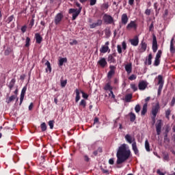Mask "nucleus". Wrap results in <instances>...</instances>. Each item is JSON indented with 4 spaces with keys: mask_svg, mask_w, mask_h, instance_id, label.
<instances>
[{
    "mask_svg": "<svg viewBox=\"0 0 175 175\" xmlns=\"http://www.w3.org/2000/svg\"><path fill=\"white\" fill-rule=\"evenodd\" d=\"M131 150H129V148L126 147V144H122L119 147L116 153V164L121 165V163H124V162H126V161H128V159H129V158L131 157Z\"/></svg>",
    "mask_w": 175,
    "mask_h": 175,
    "instance_id": "obj_1",
    "label": "nucleus"
},
{
    "mask_svg": "<svg viewBox=\"0 0 175 175\" xmlns=\"http://www.w3.org/2000/svg\"><path fill=\"white\" fill-rule=\"evenodd\" d=\"M160 109H161V107L159 106V103H156V105H154L152 108V120L154 122H155V118L157 117V114H158V111H159Z\"/></svg>",
    "mask_w": 175,
    "mask_h": 175,
    "instance_id": "obj_2",
    "label": "nucleus"
},
{
    "mask_svg": "<svg viewBox=\"0 0 175 175\" xmlns=\"http://www.w3.org/2000/svg\"><path fill=\"white\" fill-rule=\"evenodd\" d=\"M69 14H72V20L75 21L79 16V14L81 13V8L79 10L70 8L68 11Z\"/></svg>",
    "mask_w": 175,
    "mask_h": 175,
    "instance_id": "obj_3",
    "label": "nucleus"
},
{
    "mask_svg": "<svg viewBox=\"0 0 175 175\" xmlns=\"http://www.w3.org/2000/svg\"><path fill=\"white\" fill-rule=\"evenodd\" d=\"M89 23H90V28L93 29V28H96V27H100V25H102V20L98 19L96 23H92V19L90 18L89 19Z\"/></svg>",
    "mask_w": 175,
    "mask_h": 175,
    "instance_id": "obj_4",
    "label": "nucleus"
},
{
    "mask_svg": "<svg viewBox=\"0 0 175 175\" xmlns=\"http://www.w3.org/2000/svg\"><path fill=\"white\" fill-rule=\"evenodd\" d=\"M158 84L159 85V89H158V95L162 92V88H163V77L162 75H159L158 76Z\"/></svg>",
    "mask_w": 175,
    "mask_h": 175,
    "instance_id": "obj_5",
    "label": "nucleus"
},
{
    "mask_svg": "<svg viewBox=\"0 0 175 175\" xmlns=\"http://www.w3.org/2000/svg\"><path fill=\"white\" fill-rule=\"evenodd\" d=\"M152 51L153 53H157L158 50V42H157V36L155 35H153L152 37Z\"/></svg>",
    "mask_w": 175,
    "mask_h": 175,
    "instance_id": "obj_6",
    "label": "nucleus"
},
{
    "mask_svg": "<svg viewBox=\"0 0 175 175\" xmlns=\"http://www.w3.org/2000/svg\"><path fill=\"white\" fill-rule=\"evenodd\" d=\"M147 85H148V83L146 81H141L138 84V88L140 91H144L146 88H147Z\"/></svg>",
    "mask_w": 175,
    "mask_h": 175,
    "instance_id": "obj_7",
    "label": "nucleus"
},
{
    "mask_svg": "<svg viewBox=\"0 0 175 175\" xmlns=\"http://www.w3.org/2000/svg\"><path fill=\"white\" fill-rule=\"evenodd\" d=\"M62 18H64V14L62 13H58L55 16V24L56 25H58L61 21H62Z\"/></svg>",
    "mask_w": 175,
    "mask_h": 175,
    "instance_id": "obj_8",
    "label": "nucleus"
},
{
    "mask_svg": "<svg viewBox=\"0 0 175 175\" xmlns=\"http://www.w3.org/2000/svg\"><path fill=\"white\" fill-rule=\"evenodd\" d=\"M161 129H162V120H159L157 121V124H156V131L158 135H161Z\"/></svg>",
    "mask_w": 175,
    "mask_h": 175,
    "instance_id": "obj_9",
    "label": "nucleus"
},
{
    "mask_svg": "<svg viewBox=\"0 0 175 175\" xmlns=\"http://www.w3.org/2000/svg\"><path fill=\"white\" fill-rule=\"evenodd\" d=\"M146 50H147V43H146V42H144V40H142L139 45V53H144V51H146Z\"/></svg>",
    "mask_w": 175,
    "mask_h": 175,
    "instance_id": "obj_10",
    "label": "nucleus"
},
{
    "mask_svg": "<svg viewBox=\"0 0 175 175\" xmlns=\"http://www.w3.org/2000/svg\"><path fill=\"white\" fill-rule=\"evenodd\" d=\"M124 139L126 140L127 143H129V144H132V143H136V141H135V137H132L129 134H126L124 137Z\"/></svg>",
    "mask_w": 175,
    "mask_h": 175,
    "instance_id": "obj_11",
    "label": "nucleus"
},
{
    "mask_svg": "<svg viewBox=\"0 0 175 175\" xmlns=\"http://www.w3.org/2000/svg\"><path fill=\"white\" fill-rule=\"evenodd\" d=\"M131 44H132V46H138L139 45V36H135L134 38L133 39H131L129 40Z\"/></svg>",
    "mask_w": 175,
    "mask_h": 175,
    "instance_id": "obj_12",
    "label": "nucleus"
},
{
    "mask_svg": "<svg viewBox=\"0 0 175 175\" xmlns=\"http://www.w3.org/2000/svg\"><path fill=\"white\" fill-rule=\"evenodd\" d=\"M104 20L105 23H107V24H112V23H113L114 21V19L113 18V17L107 14H105Z\"/></svg>",
    "mask_w": 175,
    "mask_h": 175,
    "instance_id": "obj_13",
    "label": "nucleus"
},
{
    "mask_svg": "<svg viewBox=\"0 0 175 175\" xmlns=\"http://www.w3.org/2000/svg\"><path fill=\"white\" fill-rule=\"evenodd\" d=\"M25 92H27V86H25L21 91V98H20V106H21V104L23 103V100H24V96H25Z\"/></svg>",
    "mask_w": 175,
    "mask_h": 175,
    "instance_id": "obj_14",
    "label": "nucleus"
},
{
    "mask_svg": "<svg viewBox=\"0 0 175 175\" xmlns=\"http://www.w3.org/2000/svg\"><path fill=\"white\" fill-rule=\"evenodd\" d=\"M132 28L133 29H137V25L136 24V23L133 21H131L130 22V23H129L126 26V29H132Z\"/></svg>",
    "mask_w": 175,
    "mask_h": 175,
    "instance_id": "obj_15",
    "label": "nucleus"
},
{
    "mask_svg": "<svg viewBox=\"0 0 175 175\" xmlns=\"http://www.w3.org/2000/svg\"><path fill=\"white\" fill-rule=\"evenodd\" d=\"M128 15L126 14H123L121 18L122 24L126 25V24H128Z\"/></svg>",
    "mask_w": 175,
    "mask_h": 175,
    "instance_id": "obj_16",
    "label": "nucleus"
},
{
    "mask_svg": "<svg viewBox=\"0 0 175 175\" xmlns=\"http://www.w3.org/2000/svg\"><path fill=\"white\" fill-rule=\"evenodd\" d=\"M109 68H110V70L109 71L107 76L109 79H111V76H113V75H114L115 73L114 70L116 69V66H110Z\"/></svg>",
    "mask_w": 175,
    "mask_h": 175,
    "instance_id": "obj_17",
    "label": "nucleus"
},
{
    "mask_svg": "<svg viewBox=\"0 0 175 175\" xmlns=\"http://www.w3.org/2000/svg\"><path fill=\"white\" fill-rule=\"evenodd\" d=\"M35 37H36V43H38V44H40V43H42V41L43 40V38L40 36V34L39 33H36L35 34Z\"/></svg>",
    "mask_w": 175,
    "mask_h": 175,
    "instance_id": "obj_18",
    "label": "nucleus"
},
{
    "mask_svg": "<svg viewBox=\"0 0 175 175\" xmlns=\"http://www.w3.org/2000/svg\"><path fill=\"white\" fill-rule=\"evenodd\" d=\"M114 57H116V55H109L108 56V62H109V64H116V59H114Z\"/></svg>",
    "mask_w": 175,
    "mask_h": 175,
    "instance_id": "obj_19",
    "label": "nucleus"
},
{
    "mask_svg": "<svg viewBox=\"0 0 175 175\" xmlns=\"http://www.w3.org/2000/svg\"><path fill=\"white\" fill-rule=\"evenodd\" d=\"M98 64H100V66H102L103 68H105L106 65L107 64V62H106V59L101 58L98 62Z\"/></svg>",
    "mask_w": 175,
    "mask_h": 175,
    "instance_id": "obj_20",
    "label": "nucleus"
},
{
    "mask_svg": "<svg viewBox=\"0 0 175 175\" xmlns=\"http://www.w3.org/2000/svg\"><path fill=\"white\" fill-rule=\"evenodd\" d=\"M132 148L135 155H139V149H137V145L136 144V142L132 144Z\"/></svg>",
    "mask_w": 175,
    "mask_h": 175,
    "instance_id": "obj_21",
    "label": "nucleus"
},
{
    "mask_svg": "<svg viewBox=\"0 0 175 175\" xmlns=\"http://www.w3.org/2000/svg\"><path fill=\"white\" fill-rule=\"evenodd\" d=\"M152 53H150L148 55V59H146V61L145 62V64L147 65H151V64H152Z\"/></svg>",
    "mask_w": 175,
    "mask_h": 175,
    "instance_id": "obj_22",
    "label": "nucleus"
},
{
    "mask_svg": "<svg viewBox=\"0 0 175 175\" xmlns=\"http://www.w3.org/2000/svg\"><path fill=\"white\" fill-rule=\"evenodd\" d=\"M125 70L127 72V73L129 75L130 73H132V64H126L125 66Z\"/></svg>",
    "mask_w": 175,
    "mask_h": 175,
    "instance_id": "obj_23",
    "label": "nucleus"
},
{
    "mask_svg": "<svg viewBox=\"0 0 175 175\" xmlns=\"http://www.w3.org/2000/svg\"><path fill=\"white\" fill-rule=\"evenodd\" d=\"M148 104L147 103H146L143 105L142 111L141 112L142 116H146V113H147V107H148Z\"/></svg>",
    "mask_w": 175,
    "mask_h": 175,
    "instance_id": "obj_24",
    "label": "nucleus"
},
{
    "mask_svg": "<svg viewBox=\"0 0 175 175\" xmlns=\"http://www.w3.org/2000/svg\"><path fill=\"white\" fill-rule=\"evenodd\" d=\"M45 65L47 66L46 68V72H49V73H51V64H50V62L46 61Z\"/></svg>",
    "mask_w": 175,
    "mask_h": 175,
    "instance_id": "obj_25",
    "label": "nucleus"
},
{
    "mask_svg": "<svg viewBox=\"0 0 175 175\" xmlns=\"http://www.w3.org/2000/svg\"><path fill=\"white\" fill-rule=\"evenodd\" d=\"M108 50H109V46H103L100 49V52L103 53V54H105V53H107Z\"/></svg>",
    "mask_w": 175,
    "mask_h": 175,
    "instance_id": "obj_26",
    "label": "nucleus"
},
{
    "mask_svg": "<svg viewBox=\"0 0 175 175\" xmlns=\"http://www.w3.org/2000/svg\"><path fill=\"white\" fill-rule=\"evenodd\" d=\"M68 83V80H64V78L62 77L61 80H60V84H61V87L62 88H65L66 86V84Z\"/></svg>",
    "mask_w": 175,
    "mask_h": 175,
    "instance_id": "obj_27",
    "label": "nucleus"
},
{
    "mask_svg": "<svg viewBox=\"0 0 175 175\" xmlns=\"http://www.w3.org/2000/svg\"><path fill=\"white\" fill-rule=\"evenodd\" d=\"M145 148L148 152H150L151 151V150L150 149V143L148 142V139L145 141Z\"/></svg>",
    "mask_w": 175,
    "mask_h": 175,
    "instance_id": "obj_28",
    "label": "nucleus"
},
{
    "mask_svg": "<svg viewBox=\"0 0 175 175\" xmlns=\"http://www.w3.org/2000/svg\"><path fill=\"white\" fill-rule=\"evenodd\" d=\"M76 98H75V102H79L80 100V92L79 91V89H76Z\"/></svg>",
    "mask_w": 175,
    "mask_h": 175,
    "instance_id": "obj_29",
    "label": "nucleus"
},
{
    "mask_svg": "<svg viewBox=\"0 0 175 175\" xmlns=\"http://www.w3.org/2000/svg\"><path fill=\"white\" fill-rule=\"evenodd\" d=\"M16 83V79H13L11 80V81L10 82V84L8 85L10 91H12V88H13L14 87V84Z\"/></svg>",
    "mask_w": 175,
    "mask_h": 175,
    "instance_id": "obj_30",
    "label": "nucleus"
},
{
    "mask_svg": "<svg viewBox=\"0 0 175 175\" xmlns=\"http://www.w3.org/2000/svg\"><path fill=\"white\" fill-rule=\"evenodd\" d=\"M104 90H105V91H111V90H113V87H111L110 83H107L105 85Z\"/></svg>",
    "mask_w": 175,
    "mask_h": 175,
    "instance_id": "obj_31",
    "label": "nucleus"
},
{
    "mask_svg": "<svg viewBox=\"0 0 175 175\" xmlns=\"http://www.w3.org/2000/svg\"><path fill=\"white\" fill-rule=\"evenodd\" d=\"M40 128H41L42 132H46V131H47V125L46 124L45 122H42L41 124Z\"/></svg>",
    "mask_w": 175,
    "mask_h": 175,
    "instance_id": "obj_32",
    "label": "nucleus"
},
{
    "mask_svg": "<svg viewBox=\"0 0 175 175\" xmlns=\"http://www.w3.org/2000/svg\"><path fill=\"white\" fill-rule=\"evenodd\" d=\"M131 99H132V94H129L125 96L124 100L126 102L129 103L131 102Z\"/></svg>",
    "mask_w": 175,
    "mask_h": 175,
    "instance_id": "obj_33",
    "label": "nucleus"
},
{
    "mask_svg": "<svg viewBox=\"0 0 175 175\" xmlns=\"http://www.w3.org/2000/svg\"><path fill=\"white\" fill-rule=\"evenodd\" d=\"M129 116H130V121L131 122H134L135 120H136V115H135V113L131 112L129 113Z\"/></svg>",
    "mask_w": 175,
    "mask_h": 175,
    "instance_id": "obj_34",
    "label": "nucleus"
},
{
    "mask_svg": "<svg viewBox=\"0 0 175 175\" xmlns=\"http://www.w3.org/2000/svg\"><path fill=\"white\" fill-rule=\"evenodd\" d=\"M173 40H174V38H172L171 42H170V51H171V53H174V51H175L174 45L173 44Z\"/></svg>",
    "mask_w": 175,
    "mask_h": 175,
    "instance_id": "obj_35",
    "label": "nucleus"
},
{
    "mask_svg": "<svg viewBox=\"0 0 175 175\" xmlns=\"http://www.w3.org/2000/svg\"><path fill=\"white\" fill-rule=\"evenodd\" d=\"M16 98H17V96L12 95L11 96H10V98H8V100L6 102H7V103H10L11 102H13V100H14V99H16Z\"/></svg>",
    "mask_w": 175,
    "mask_h": 175,
    "instance_id": "obj_36",
    "label": "nucleus"
},
{
    "mask_svg": "<svg viewBox=\"0 0 175 175\" xmlns=\"http://www.w3.org/2000/svg\"><path fill=\"white\" fill-rule=\"evenodd\" d=\"M68 62V59L66 58H61L59 60V66H62V65H64V62Z\"/></svg>",
    "mask_w": 175,
    "mask_h": 175,
    "instance_id": "obj_37",
    "label": "nucleus"
},
{
    "mask_svg": "<svg viewBox=\"0 0 175 175\" xmlns=\"http://www.w3.org/2000/svg\"><path fill=\"white\" fill-rule=\"evenodd\" d=\"M172 113V111L170 109H167V111H165V118L170 120V114Z\"/></svg>",
    "mask_w": 175,
    "mask_h": 175,
    "instance_id": "obj_38",
    "label": "nucleus"
},
{
    "mask_svg": "<svg viewBox=\"0 0 175 175\" xmlns=\"http://www.w3.org/2000/svg\"><path fill=\"white\" fill-rule=\"evenodd\" d=\"M161 55H162V51L161 50H159L157 53V55H156L155 58L157 59H160Z\"/></svg>",
    "mask_w": 175,
    "mask_h": 175,
    "instance_id": "obj_39",
    "label": "nucleus"
},
{
    "mask_svg": "<svg viewBox=\"0 0 175 175\" xmlns=\"http://www.w3.org/2000/svg\"><path fill=\"white\" fill-rule=\"evenodd\" d=\"M159 64H161V59L155 58L154 62V66H159Z\"/></svg>",
    "mask_w": 175,
    "mask_h": 175,
    "instance_id": "obj_40",
    "label": "nucleus"
},
{
    "mask_svg": "<svg viewBox=\"0 0 175 175\" xmlns=\"http://www.w3.org/2000/svg\"><path fill=\"white\" fill-rule=\"evenodd\" d=\"M13 18H14V15H12L10 16H9L6 21V23H8V24L10 23H12V21H13Z\"/></svg>",
    "mask_w": 175,
    "mask_h": 175,
    "instance_id": "obj_41",
    "label": "nucleus"
},
{
    "mask_svg": "<svg viewBox=\"0 0 175 175\" xmlns=\"http://www.w3.org/2000/svg\"><path fill=\"white\" fill-rule=\"evenodd\" d=\"M31 42V38L29 37H27L26 38V44H25V47H29V42Z\"/></svg>",
    "mask_w": 175,
    "mask_h": 175,
    "instance_id": "obj_42",
    "label": "nucleus"
},
{
    "mask_svg": "<svg viewBox=\"0 0 175 175\" xmlns=\"http://www.w3.org/2000/svg\"><path fill=\"white\" fill-rule=\"evenodd\" d=\"M87 103L85 102V100H81L79 103V106H82L83 107H85Z\"/></svg>",
    "mask_w": 175,
    "mask_h": 175,
    "instance_id": "obj_43",
    "label": "nucleus"
},
{
    "mask_svg": "<svg viewBox=\"0 0 175 175\" xmlns=\"http://www.w3.org/2000/svg\"><path fill=\"white\" fill-rule=\"evenodd\" d=\"M49 125L50 126V129H53V128H54V120H50L49 122Z\"/></svg>",
    "mask_w": 175,
    "mask_h": 175,
    "instance_id": "obj_44",
    "label": "nucleus"
},
{
    "mask_svg": "<svg viewBox=\"0 0 175 175\" xmlns=\"http://www.w3.org/2000/svg\"><path fill=\"white\" fill-rule=\"evenodd\" d=\"M136 113H139L140 111V105H137L135 107Z\"/></svg>",
    "mask_w": 175,
    "mask_h": 175,
    "instance_id": "obj_45",
    "label": "nucleus"
},
{
    "mask_svg": "<svg viewBox=\"0 0 175 175\" xmlns=\"http://www.w3.org/2000/svg\"><path fill=\"white\" fill-rule=\"evenodd\" d=\"M75 5L77 8H79V10H80L81 9V10L83 9V7L81 6V5L80 4V3L79 2H75Z\"/></svg>",
    "mask_w": 175,
    "mask_h": 175,
    "instance_id": "obj_46",
    "label": "nucleus"
},
{
    "mask_svg": "<svg viewBox=\"0 0 175 175\" xmlns=\"http://www.w3.org/2000/svg\"><path fill=\"white\" fill-rule=\"evenodd\" d=\"M131 87L133 91H137V86L135 84H131Z\"/></svg>",
    "mask_w": 175,
    "mask_h": 175,
    "instance_id": "obj_47",
    "label": "nucleus"
},
{
    "mask_svg": "<svg viewBox=\"0 0 175 175\" xmlns=\"http://www.w3.org/2000/svg\"><path fill=\"white\" fill-rule=\"evenodd\" d=\"M152 29H154V21H152L149 26V31L150 32L152 31Z\"/></svg>",
    "mask_w": 175,
    "mask_h": 175,
    "instance_id": "obj_48",
    "label": "nucleus"
},
{
    "mask_svg": "<svg viewBox=\"0 0 175 175\" xmlns=\"http://www.w3.org/2000/svg\"><path fill=\"white\" fill-rule=\"evenodd\" d=\"M117 49L118 53H119V54H121V53H122V49L121 48V45H117Z\"/></svg>",
    "mask_w": 175,
    "mask_h": 175,
    "instance_id": "obj_49",
    "label": "nucleus"
},
{
    "mask_svg": "<svg viewBox=\"0 0 175 175\" xmlns=\"http://www.w3.org/2000/svg\"><path fill=\"white\" fill-rule=\"evenodd\" d=\"M82 96L84 99H88V94H85L84 92L81 91Z\"/></svg>",
    "mask_w": 175,
    "mask_h": 175,
    "instance_id": "obj_50",
    "label": "nucleus"
},
{
    "mask_svg": "<svg viewBox=\"0 0 175 175\" xmlns=\"http://www.w3.org/2000/svg\"><path fill=\"white\" fill-rule=\"evenodd\" d=\"M129 80H136V75H131L129 77Z\"/></svg>",
    "mask_w": 175,
    "mask_h": 175,
    "instance_id": "obj_51",
    "label": "nucleus"
},
{
    "mask_svg": "<svg viewBox=\"0 0 175 175\" xmlns=\"http://www.w3.org/2000/svg\"><path fill=\"white\" fill-rule=\"evenodd\" d=\"M33 24H35V19L32 18L29 23L30 28H32V27H33Z\"/></svg>",
    "mask_w": 175,
    "mask_h": 175,
    "instance_id": "obj_52",
    "label": "nucleus"
},
{
    "mask_svg": "<svg viewBox=\"0 0 175 175\" xmlns=\"http://www.w3.org/2000/svg\"><path fill=\"white\" fill-rule=\"evenodd\" d=\"M70 46H75V44H77V40H73L72 42H70Z\"/></svg>",
    "mask_w": 175,
    "mask_h": 175,
    "instance_id": "obj_53",
    "label": "nucleus"
},
{
    "mask_svg": "<svg viewBox=\"0 0 175 175\" xmlns=\"http://www.w3.org/2000/svg\"><path fill=\"white\" fill-rule=\"evenodd\" d=\"M123 50H126V42L125 41L122 42V43Z\"/></svg>",
    "mask_w": 175,
    "mask_h": 175,
    "instance_id": "obj_54",
    "label": "nucleus"
},
{
    "mask_svg": "<svg viewBox=\"0 0 175 175\" xmlns=\"http://www.w3.org/2000/svg\"><path fill=\"white\" fill-rule=\"evenodd\" d=\"M96 3V0H90V6H94Z\"/></svg>",
    "mask_w": 175,
    "mask_h": 175,
    "instance_id": "obj_55",
    "label": "nucleus"
},
{
    "mask_svg": "<svg viewBox=\"0 0 175 175\" xmlns=\"http://www.w3.org/2000/svg\"><path fill=\"white\" fill-rule=\"evenodd\" d=\"M145 14H146L147 16H150V14H151V10L147 9V10L145 11Z\"/></svg>",
    "mask_w": 175,
    "mask_h": 175,
    "instance_id": "obj_56",
    "label": "nucleus"
},
{
    "mask_svg": "<svg viewBox=\"0 0 175 175\" xmlns=\"http://www.w3.org/2000/svg\"><path fill=\"white\" fill-rule=\"evenodd\" d=\"M163 160L164 161H169V154H165L163 156Z\"/></svg>",
    "mask_w": 175,
    "mask_h": 175,
    "instance_id": "obj_57",
    "label": "nucleus"
},
{
    "mask_svg": "<svg viewBox=\"0 0 175 175\" xmlns=\"http://www.w3.org/2000/svg\"><path fill=\"white\" fill-rule=\"evenodd\" d=\"M175 105V97L172 98V100L171 101V106L173 107Z\"/></svg>",
    "mask_w": 175,
    "mask_h": 175,
    "instance_id": "obj_58",
    "label": "nucleus"
},
{
    "mask_svg": "<svg viewBox=\"0 0 175 175\" xmlns=\"http://www.w3.org/2000/svg\"><path fill=\"white\" fill-rule=\"evenodd\" d=\"M109 165H114V159H110L109 160Z\"/></svg>",
    "mask_w": 175,
    "mask_h": 175,
    "instance_id": "obj_59",
    "label": "nucleus"
},
{
    "mask_svg": "<svg viewBox=\"0 0 175 175\" xmlns=\"http://www.w3.org/2000/svg\"><path fill=\"white\" fill-rule=\"evenodd\" d=\"M33 109V103H31L29 106V110H32Z\"/></svg>",
    "mask_w": 175,
    "mask_h": 175,
    "instance_id": "obj_60",
    "label": "nucleus"
},
{
    "mask_svg": "<svg viewBox=\"0 0 175 175\" xmlns=\"http://www.w3.org/2000/svg\"><path fill=\"white\" fill-rule=\"evenodd\" d=\"M164 142L165 143H169V142H170V139L167 137H164Z\"/></svg>",
    "mask_w": 175,
    "mask_h": 175,
    "instance_id": "obj_61",
    "label": "nucleus"
},
{
    "mask_svg": "<svg viewBox=\"0 0 175 175\" xmlns=\"http://www.w3.org/2000/svg\"><path fill=\"white\" fill-rule=\"evenodd\" d=\"M84 159H85V162H90V158L88 157V156L85 155Z\"/></svg>",
    "mask_w": 175,
    "mask_h": 175,
    "instance_id": "obj_62",
    "label": "nucleus"
},
{
    "mask_svg": "<svg viewBox=\"0 0 175 175\" xmlns=\"http://www.w3.org/2000/svg\"><path fill=\"white\" fill-rule=\"evenodd\" d=\"M4 54L5 55H9V54H10V51H9V49L5 50Z\"/></svg>",
    "mask_w": 175,
    "mask_h": 175,
    "instance_id": "obj_63",
    "label": "nucleus"
},
{
    "mask_svg": "<svg viewBox=\"0 0 175 175\" xmlns=\"http://www.w3.org/2000/svg\"><path fill=\"white\" fill-rule=\"evenodd\" d=\"M157 174H159V175H165V174H163V172H161V170H157Z\"/></svg>",
    "mask_w": 175,
    "mask_h": 175,
    "instance_id": "obj_64",
    "label": "nucleus"
}]
</instances>
